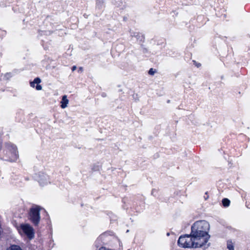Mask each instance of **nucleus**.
<instances>
[{
    "label": "nucleus",
    "mask_w": 250,
    "mask_h": 250,
    "mask_svg": "<svg viewBox=\"0 0 250 250\" xmlns=\"http://www.w3.org/2000/svg\"><path fill=\"white\" fill-rule=\"evenodd\" d=\"M178 244L181 247L184 248H197L202 247L203 241H199L193 237L192 234L181 236L178 239Z\"/></svg>",
    "instance_id": "f257e3e1"
},
{
    "label": "nucleus",
    "mask_w": 250,
    "mask_h": 250,
    "mask_svg": "<svg viewBox=\"0 0 250 250\" xmlns=\"http://www.w3.org/2000/svg\"><path fill=\"white\" fill-rule=\"evenodd\" d=\"M191 233L196 240L202 241L201 239L203 237V221H197L193 224L191 227Z\"/></svg>",
    "instance_id": "f03ea898"
},
{
    "label": "nucleus",
    "mask_w": 250,
    "mask_h": 250,
    "mask_svg": "<svg viewBox=\"0 0 250 250\" xmlns=\"http://www.w3.org/2000/svg\"><path fill=\"white\" fill-rule=\"evenodd\" d=\"M40 210L41 208L38 206L33 207L30 209L29 219L35 226H37L40 221Z\"/></svg>",
    "instance_id": "7ed1b4c3"
},
{
    "label": "nucleus",
    "mask_w": 250,
    "mask_h": 250,
    "mask_svg": "<svg viewBox=\"0 0 250 250\" xmlns=\"http://www.w3.org/2000/svg\"><path fill=\"white\" fill-rule=\"evenodd\" d=\"M19 231H21L27 235L29 239H32L34 236V233L33 228L29 224H21L20 227Z\"/></svg>",
    "instance_id": "20e7f679"
},
{
    "label": "nucleus",
    "mask_w": 250,
    "mask_h": 250,
    "mask_svg": "<svg viewBox=\"0 0 250 250\" xmlns=\"http://www.w3.org/2000/svg\"><path fill=\"white\" fill-rule=\"evenodd\" d=\"M209 228L210 226L209 223L204 221V229H206L208 230H204V249L208 248L210 246V243L207 244V242L210 237V236L208 233Z\"/></svg>",
    "instance_id": "39448f33"
},
{
    "label": "nucleus",
    "mask_w": 250,
    "mask_h": 250,
    "mask_svg": "<svg viewBox=\"0 0 250 250\" xmlns=\"http://www.w3.org/2000/svg\"><path fill=\"white\" fill-rule=\"evenodd\" d=\"M48 180V176L46 174H42V175L40 176L39 182L41 185L43 186L47 183Z\"/></svg>",
    "instance_id": "423d86ee"
},
{
    "label": "nucleus",
    "mask_w": 250,
    "mask_h": 250,
    "mask_svg": "<svg viewBox=\"0 0 250 250\" xmlns=\"http://www.w3.org/2000/svg\"><path fill=\"white\" fill-rule=\"evenodd\" d=\"M7 146L9 148L10 150L12 151V153L15 156V158L13 161H15V159H17V147L16 146L13 144H7Z\"/></svg>",
    "instance_id": "0eeeda50"
},
{
    "label": "nucleus",
    "mask_w": 250,
    "mask_h": 250,
    "mask_svg": "<svg viewBox=\"0 0 250 250\" xmlns=\"http://www.w3.org/2000/svg\"><path fill=\"white\" fill-rule=\"evenodd\" d=\"M69 101L67 98V96L66 95H64L62 96L61 103V107L63 109L66 108L67 106V104H68Z\"/></svg>",
    "instance_id": "6e6552de"
},
{
    "label": "nucleus",
    "mask_w": 250,
    "mask_h": 250,
    "mask_svg": "<svg viewBox=\"0 0 250 250\" xmlns=\"http://www.w3.org/2000/svg\"><path fill=\"white\" fill-rule=\"evenodd\" d=\"M227 248L229 250H234V246L231 240H228L227 241Z\"/></svg>",
    "instance_id": "1a4fd4ad"
},
{
    "label": "nucleus",
    "mask_w": 250,
    "mask_h": 250,
    "mask_svg": "<svg viewBox=\"0 0 250 250\" xmlns=\"http://www.w3.org/2000/svg\"><path fill=\"white\" fill-rule=\"evenodd\" d=\"M222 204L224 207H228L229 205L230 201L227 198H224L222 200Z\"/></svg>",
    "instance_id": "9d476101"
},
{
    "label": "nucleus",
    "mask_w": 250,
    "mask_h": 250,
    "mask_svg": "<svg viewBox=\"0 0 250 250\" xmlns=\"http://www.w3.org/2000/svg\"><path fill=\"white\" fill-rule=\"evenodd\" d=\"M104 2V0H97L96 1V6L99 9L102 7V5Z\"/></svg>",
    "instance_id": "9b49d317"
},
{
    "label": "nucleus",
    "mask_w": 250,
    "mask_h": 250,
    "mask_svg": "<svg viewBox=\"0 0 250 250\" xmlns=\"http://www.w3.org/2000/svg\"><path fill=\"white\" fill-rule=\"evenodd\" d=\"M7 250H21V248L17 245H13L11 246L9 249Z\"/></svg>",
    "instance_id": "f8f14e48"
},
{
    "label": "nucleus",
    "mask_w": 250,
    "mask_h": 250,
    "mask_svg": "<svg viewBox=\"0 0 250 250\" xmlns=\"http://www.w3.org/2000/svg\"><path fill=\"white\" fill-rule=\"evenodd\" d=\"M33 82L35 83L38 84L41 82V80L39 78H36L34 79Z\"/></svg>",
    "instance_id": "ddd939ff"
},
{
    "label": "nucleus",
    "mask_w": 250,
    "mask_h": 250,
    "mask_svg": "<svg viewBox=\"0 0 250 250\" xmlns=\"http://www.w3.org/2000/svg\"><path fill=\"white\" fill-rule=\"evenodd\" d=\"M193 64L197 67H199L201 66V64L195 61H193Z\"/></svg>",
    "instance_id": "4468645a"
},
{
    "label": "nucleus",
    "mask_w": 250,
    "mask_h": 250,
    "mask_svg": "<svg viewBox=\"0 0 250 250\" xmlns=\"http://www.w3.org/2000/svg\"><path fill=\"white\" fill-rule=\"evenodd\" d=\"M154 73H155V71L153 70V69L152 68L150 69L148 71V73L150 75H153L154 74Z\"/></svg>",
    "instance_id": "2eb2a0df"
},
{
    "label": "nucleus",
    "mask_w": 250,
    "mask_h": 250,
    "mask_svg": "<svg viewBox=\"0 0 250 250\" xmlns=\"http://www.w3.org/2000/svg\"><path fill=\"white\" fill-rule=\"evenodd\" d=\"M42 89V86L41 85L38 84L36 86V89L38 90H40Z\"/></svg>",
    "instance_id": "dca6fc26"
},
{
    "label": "nucleus",
    "mask_w": 250,
    "mask_h": 250,
    "mask_svg": "<svg viewBox=\"0 0 250 250\" xmlns=\"http://www.w3.org/2000/svg\"><path fill=\"white\" fill-rule=\"evenodd\" d=\"M30 86H31V87H35V83H34L33 82H30Z\"/></svg>",
    "instance_id": "f3484780"
},
{
    "label": "nucleus",
    "mask_w": 250,
    "mask_h": 250,
    "mask_svg": "<svg viewBox=\"0 0 250 250\" xmlns=\"http://www.w3.org/2000/svg\"><path fill=\"white\" fill-rule=\"evenodd\" d=\"M77 68V67L76 66H73L72 68V71H75Z\"/></svg>",
    "instance_id": "a211bd4d"
},
{
    "label": "nucleus",
    "mask_w": 250,
    "mask_h": 250,
    "mask_svg": "<svg viewBox=\"0 0 250 250\" xmlns=\"http://www.w3.org/2000/svg\"><path fill=\"white\" fill-rule=\"evenodd\" d=\"M83 71V68L82 67H80L79 68V71L82 72Z\"/></svg>",
    "instance_id": "6ab92c4d"
},
{
    "label": "nucleus",
    "mask_w": 250,
    "mask_h": 250,
    "mask_svg": "<svg viewBox=\"0 0 250 250\" xmlns=\"http://www.w3.org/2000/svg\"><path fill=\"white\" fill-rule=\"evenodd\" d=\"M1 148V142L0 141V149Z\"/></svg>",
    "instance_id": "aec40b11"
}]
</instances>
